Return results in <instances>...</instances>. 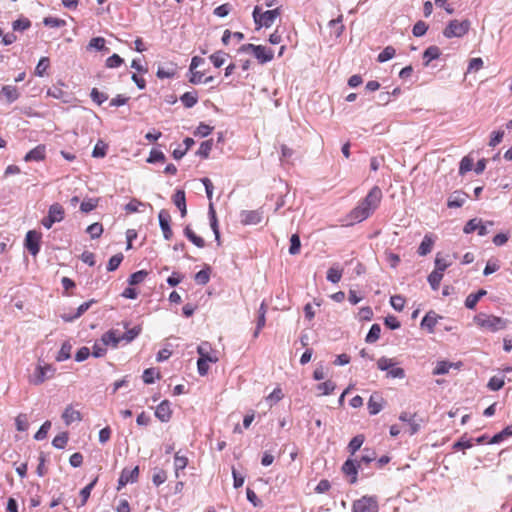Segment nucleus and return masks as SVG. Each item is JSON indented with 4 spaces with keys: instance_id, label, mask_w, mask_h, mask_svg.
Instances as JSON below:
<instances>
[{
    "instance_id": "f257e3e1",
    "label": "nucleus",
    "mask_w": 512,
    "mask_h": 512,
    "mask_svg": "<svg viewBox=\"0 0 512 512\" xmlns=\"http://www.w3.org/2000/svg\"><path fill=\"white\" fill-rule=\"evenodd\" d=\"M382 197V190L378 186H373L365 198L350 212V219L355 222L367 219L379 207Z\"/></svg>"
},
{
    "instance_id": "f03ea898",
    "label": "nucleus",
    "mask_w": 512,
    "mask_h": 512,
    "mask_svg": "<svg viewBox=\"0 0 512 512\" xmlns=\"http://www.w3.org/2000/svg\"><path fill=\"white\" fill-rule=\"evenodd\" d=\"M474 322L480 328L486 329L490 332L503 330L507 327L508 323L506 319L486 313H479L475 315Z\"/></svg>"
},
{
    "instance_id": "7ed1b4c3",
    "label": "nucleus",
    "mask_w": 512,
    "mask_h": 512,
    "mask_svg": "<svg viewBox=\"0 0 512 512\" xmlns=\"http://www.w3.org/2000/svg\"><path fill=\"white\" fill-rule=\"evenodd\" d=\"M280 15L279 8L273 10H267L265 12H261L260 8L256 6L253 10V18L256 24V28L260 29L261 27L269 28L273 25L275 19Z\"/></svg>"
},
{
    "instance_id": "20e7f679",
    "label": "nucleus",
    "mask_w": 512,
    "mask_h": 512,
    "mask_svg": "<svg viewBox=\"0 0 512 512\" xmlns=\"http://www.w3.org/2000/svg\"><path fill=\"white\" fill-rule=\"evenodd\" d=\"M470 21L465 19L463 21L451 20L443 31L446 38L463 37L470 29Z\"/></svg>"
},
{
    "instance_id": "39448f33",
    "label": "nucleus",
    "mask_w": 512,
    "mask_h": 512,
    "mask_svg": "<svg viewBox=\"0 0 512 512\" xmlns=\"http://www.w3.org/2000/svg\"><path fill=\"white\" fill-rule=\"evenodd\" d=\"M55 369L49 364H38L35 368L33 375L31 376L30 382L34 385H40L45 380L53 377Z\"/></svg>"
},
{
    "instance_id": "423d86ee",
    "label": "nucleus",
    "mask_w": 512,
    "mask_h": 512,
    "mask_svg": "<svg viewBox=\"0 0 512 512\" xmlns=\"http://www.w3.org/2000/svg\"><path fill=\"white\" fill-rule=\"evenodd\" d=\"M378 503L374 497L363 496L362 498L354 501L352 512H377Z\"/></svg>"
},
{
    "instance_id": "0eeeda50",
    "label": "nucleus",
    "mask_w": 512,
    "mask_h": 512,
    "mask_svg": "<svg viewBox=\"0 0 512 512\" xmlns=\"http://www.w3.org/2000/svg\"><path fill=\"white\" fill-rule=\"evenodd\" d=\"M488 225L489 226H492L493 225V222L491 221H488L486 223H483V221L479 218H473L471 220H469L464 228H463V232L465 234H470L474 231H477L478 235L479 236H485L488 234Z\"/></svg>"
},
{
    "instance_id": "6e6552de",
    "label": "nucleus",
    "mask_w": 512,
    "mask_h": 512,
    "mask_svg": "<svg viewBox=\"0 0 512 512\" xmlns=\"http://www.w3.org/2000/svg\"><path fill=\"white\" fill-rule=\"evenodd\" d=\"M42 234L36 230H29L25 236V248L32 256H36L40 251V242Z\"/></svg>"
},
{
    "instance_id": "1a4fd4ad",
    "label": "nucleus",
    "mask_w": 512,
    "mask_h": 512,
    "mask_svg": "<svg viewBox=\"0 0 512 512\" xmlns=\"http://www.w3.org/2000/svg\"><path fill=\"white\" fill-rule=\"evenodd\" d=\"M158 219H159V225L163 232L164 238L166 240H170L173 235L172 229L170 227V221H171L170 213L167 210L162 209V210H160V212L158 214Z\"/></svg>"
},
{
    "instance_id": "9d476101",
    "label": "nucleus",
    "mask_w": 512,
    "mask_h": 512,
    "mask_svg": "<svg viewBox=\"0 0 512 512\" xmlns=\"http://www.w3.org/2000/svg\"><path fill=\"white\" fill-rule=\"evenodd\" d=\"M197 352L199 354L198 359H204L206 361H210V363H216L218 361L216 352L212 350L208 342L201 343L197 347Z\"/></svg>"
},
{
    "instance_id": "9b49d317",
    "label": "nucleus",
    "mask_w": 512,
    "mask_h": 512,
    "mask_svg": "<svg viewBox=\"0 0 512 512\" xmlns=\"http://www.w3.org/2000/svg\"><path fill=\"white\" fill-rule=\"evenodd\" d=\"M46 157V147L40 144L30 150L24 157L25 162H39L44 160Z\"/></svg>"
},
{
    "instance_id": "f8f14e48",
    "label": "nucleus",
    "mask_w": 512,
    "mask_h": 512,
    "mask_svg": "<svg viewBox=\"0 0 512 512\" xmlns=\"http://www.w3.org/2000/svg\"><path fill=\"white\" fill-rule=\"evenodd\" d=\"M358 468H360V463L352 459L346 460L342 466L343 473L351 477L349 482L352 484L357 481Z\"/></svg>"
},
{
    "instance_id": "ddd939ff",
    "label": "nucleus",
    "mask_w": 512,
    "mask_h": 512,
    "mask_svg": "<svg viewBox=\"0 0 512 512\" xmlns=\"http://www.w3.org/2000/svg\"><path fill=\"white\" fill-rule=\"evenodd\" d=\"M62 419L64 423L69 426L70 424L74 422H80L82 420V416L80 411L76 410L73 405H68L63 414Z\"/></svg>"
},
{
    "instance_id": "4468645a",
    "label": "nucleus",
    "mask_w": 512,
    "mask_h": 512,
    "mask_svg": "<svg viewBox=\"0 0 512 512\" xmlns=\"http://www.w3.org/2000/svg\"><path fill=\"white\" fill-rule=\"evenodd\" d=\"M241 222L245 225L258 224L262 220V213L258 210H244L240 214Z\"/></svg>"
},
{
    "instance_id": "2eb2a0df",
    "label": "nucleus",
    "mask_w": 512,
    "mask_h": 512,
    "mask_svg": "<svg viewBox=\"0 0 512 512\" xmlns=\"http://www.w3.org/2000/svg\"><path fill=\"white\" fill-rule=\"evenodd\" d=\"M172 411L170 408V402L168 400L162 401L155 410V416L161 422H168L171 418Z\"/></svg>"
},
{
    "instance_id": "dca6fc26",
    "label": "nucleus",
    "mask_w": 512,
    "mask_h": 512,
    "mask_svg": "<svg viewBox=\"0 0 512 512\" xmlns=\"http://www.w3.org/2000/svg\"><path fill=\"white\" fill-rule=\"evenodd\" d=\"M0 97H4L6 102L11 104L19 99L20 92L16 86L5 85L0 91Z\"/></svg>"
},
{
    "instance_id": "f3484780",
    "label": "nucleus",
    "mask_w": 512,
    "mask_h": 512,
    "mask_svg": "<svg viewBox=\"0 0 512 512\" xmlns=\"http://www.w3.org/2000/svg\"><path fill=\"white\" fill-rule=\"evenodd\" d=\"M468 195L462 191H454L447 200V206L449 208H459L464 205Z\"/></svg>"
},
{
    "instance_id": "a211bd4d",
    "label": "nucleus",
    "mask_w": 512,
    "mask_h": 512,
    "mask_svg": "<svg viewBox=\"0 0 512 512\" xmlns=\"http://www.w3.org/2000/svg\"><path fill=\"white\" fill-rule=\"evenodd\" d=\"M121 341V335L118 334L116 330H109L105 332L101 337V342H103V345L111 346L113 348H116Z\"/></svg>"
},
{
    "instance_id": "6ab92c4d",
    "label": "nucleus",
    "mask_w": 512,
    "mask_h": 512,
    "mask_svg": "<svg viewBox=\"0 0 512 512\" xmlns=\"http://www.w3.org/2000/svg\"><path fill=\"white\" fill-rule=\"evenodd\" d=\"M259 49L260 50H256L253 55L260 64H265L273 59L274 52L272 49L267 48L263 45H259Z\"/></svg>"
},
{
    "instance_id": "aec40b11",
    "label": "nucleus",
    "mask_w": 512,
    "mask_h": 512,
    "mask_svg": "<svg viewBox=\"0 0 512 512\" xmlns=\"http://www.w3.org/2000/svg\"><path fill=\"white\" fill-rule=\"evenodd\" d=\"M172 199L175 206L180 210L181 216L185 217L187 214L185 192L177 190Z\"/></svg>"
},
{
    "instance_id": "412c9836",
    "label": "nucleus",
    "mask_w": 512,
    "mask_h": 512,
    "mask_svg": "<svg viewBox=\"0 0 512 512\" xmlns=\"http://www.w3.org/2000/svg\"><path fill=\"white\" fill-rule=\"evenodd\" d=\"M176 71V64L169 63L167 65L159 66L156 75L160 79L172 78L175 76Z\"/></svg>"
},
{
    "instance_id": "4be33fe9",
    "label": "nucleus",
    "mask_w": 512,
    "mask_h": 512,
    "mask_svg": "<svg viewBox=\"0 0 512 512\" xmlns=\"http://www.w3.org/2000/svg\"><path fill=\"white\" fill-rule=\"evenodd\" d=\"M434 245V239L430 234H426L418 247V254L420 256H426L432 251Z\"/></svg>"
},
{
    "instance_id": "5701e85b",
    "label": "nucleus",
    "mask_w": 512,
    "mask_h": 512,
    "mask_svg": "<svg viewBox=\"0 0 512 512\" xmlns=\"http://www.w3.org/2000/svg\"><path fill=\"white\" fill-rule=\"evenodd\" d=\"M382 401L383 399L381 396L377 394L371 395L368 401V410L371 415H376L382 410Z\"/></svg>"
},
{
    "instance_id": "b1692460",
    "label": "nucleus",
    "mask_w": 512,
    "mask_h": 512,
    "mask_svg": "<svg viewBox=\"0 0 512 512\" xmlns=\"http://www.w3.org/2000/svg\"><path fill=\"white\" fill-rule=\"evenodd\" d=\"M438 316L435 312H428L421 321V327L428 329L429 332H433L437 324Z\"/></svg>"
},
{
    "instance_id": "393cba45",
    "label": "nucleus",
    "mask_w": 512,
    "mask_h": 512,
    "mask_svg": "<svg viewBox=\"0 0 512 512\" xmlns=\"http://www.w3.org/2000/svg\"><path fill=\"white\" fill-rule=\"evenodd\" d=\"M461 363H452L448 361H439L433 370V375H444L447 374L450 368H458Z\"/></svg>"
},
{
    "instance_id": "a878e982",
    "label": "nucleus",
    "mask_w": 512,
    "mask_h": 512,
    "mask_svg": "<svg viewBox=\"0 0 512 512\" xmlns=\"http://www.w3.org/2000/svg\"><path fill=\"white\" fill-rule=\"evenodd\" d=\"M487 294V291L484 289L478 290L477 293H471L467 296L465 300V306L468 309H474L478 303V301Z\"/></svg>"
},
{
    "instance_id": "bb28decb",
    "label": "nucleus",
    "mask_w": 512,
    "mask_h": 512,
    "mask_svg": "<svg viewBox=\"0 0 512 512\" xmlns=\"http://www.w3.org/2000/svg\"><path fill=\"white\" fill-rule=\"evenodd\" d=\"M441 51L437 46H429L423 53L424 65L428 66L432 60L438 59Z\"/></svg>"
},
{
    "instance_id": "cd10ccee",
    "label": "nucleus",
    "mask_w": 512,
    "mask_h": 512,
    "mask_svg": "<svg viewBox=\"0 0 512 512\" xmlns=\"http://www.w3.org/2000/svg\"><path fill=\"white\" fill-rule=\"evenodd\" d=\"M343 274V269L339 267L338 264H334L327 271V280L331 283H338Z\"/></svg>"
},
{
    "instance_id": "c85d7f7f",
    "label": "nucleus",
    "mask_w": 512,
    "mask_h": 512,
    "mask_svg": "<svg viewBox=\"0 0 512 512\" xmlns=\"http://www.w3.org/2000/svg\"><path fill=\"white\" fill-rule=\"evenodd\" d=\"M209 216H210L211 229L213 230V232L215 234L216 241L220 245V233H219V228H218V222H217V218H216V212L214 210L212 203H210V205H209Z\"/></svg>"
},
{
    "instance_id": "c756f323",
    "label": "nucleus",
    "mask_w": 512,
    "mask_h": 512,
    "mask_svg": "<svg viewBox=\"0 0 512 512\" xmlns=\"http://www.w3.org/2000/svg\"><path fill=\"white\" fill-rule=\"evenodd\" d=\"M48 215L51 216L55 222H60L64 218V209L59 203H54L49 207Z\"/></svg>"
},
{
    "instance_id": "7c9ffc66",
    "label": "nucleus",
    "mask_w": 512,
    "mask_h": 512,
    "mask_svg": "<svg viewBox=\"0 0 512 512\" xmlns=\"http://www.w3.org/2000/svg\"><path fill=\"white\" fill-rule=\"evenodd\" d=\"M188 465V458L186 456H182L177 452L174 455V468H175V476L179 477V472L184 470Z\"/></svg>"
},
{
    "instance_id": "2f4dec72",
    "label": "nucleus",
    "mask_w": 512,
    "mask_h": 512,
    "mask_svg": "<svg viewBox=\"0 0 512 512\" xmlns=\"http://www.w3.org/2000/svg\"><path fill=\"white\" fill-rule=\"evenodd\" d=\"M93 302H94L93 300H90V301L82 303L78 307L77 312L74 315H71V316L70 315H64L63 319L66 322H70V321H73L76 318H79L81 315H83L91 307Z\"/></svg>"
},
{
    "instance_id": "473e14b6",
    "label": "nucleus",
    "mask_w": 512,
    "mask_h": 512,
    "mask_svg": "<svg viewBox=\"0 0 512 512\" xmlns=\"http://www.w3.org/2000/svg\"><path fill=\"white\" fill-rule=\"evenodd\" d=\"M180 100L186 108H192L197 103L198 96L195 91L186 92L180 97Z\"/></svg>"
},
{
    "instance_id": "72a5a7b5",
    "label": "nucleus",
    "mask_w": 512,
    "mask_h": 512,
    "mask_svg": "<svg viewBox=\"0 0 512 512\" xmlns=\"http://www.w3.org/2000/svg\"><path fill=\"white\" fill-rule=\"evenodd\" d=\"M512 436V426H507L501 432L495 434L489 441L490 444H497Z\"/></svg>"
},
{
    "instance_id": "f704fd0d",
    "label": "nucleus",
    "mask_w": 512,
    "mask_h": 512,
    "mask_svg": "<svg viewBox=\"0 0 512 512\" xmlns=\"http://www.w3.org/2000/svg\"><path fill=\"white\" fill-rule=\"evenodd\" d=\"M184 234L197 247L203 248L205 246L204 239L197 236L188 226L184 229Z\"/></svg>"
},
{
    "instance_id": "c9c22d12",
    "label": "nucleus",
    "mask_w": 512,
    "mask_h": 512,
    "mask_svg": "<svg viewBox=\"0 0 512 512\" xmlns=\"http://www.w3.org/2000/svg\"><path fill=\"white\" fill-rule=\"evenodd\" d=\"M121 475L125 478L128 483H134L137 481L139 476V467L136 466L133 469H123Z\"/></svg>"
},
{
    "instance_id": "e433bc0d",
    "label": "nucleus",
    "mask_w": 512,
    "mask_h": 512,
    "mask_svg": "<svg viewBox=\"0 0 512 512\" xmlns=\"http://www.w3.org/2000/svg\"><path fill=\"white\" fill-rule=\"evenodd\" d=\"M141 333V326H135L131 329H128L125 333L120 334L121 340L126 343L132 342L139 334Z\"/></svg>"
},
{
    "instance_id": "4c0bfd02",
    "label": "nucleus",
    "mask_w": 512,
    "mask_h": 512,
    "mask_svg": "<svg viewBox=\"0 0 512 512\" xmlns=\"http://www.w3.org/2000/svg\"><path fill=\"white\" fill-rule=\"evenodd\" d=\"M97 480H98V478L96 477L93 481H91L87 486H85L80 491L81 503L79 506H84L86 504L87 500L90 497L92 489L94 488L95 484L97 483Z\"/></svg>"
},
{
    "instance_id": "58836bf2",
    "label": "nucleus",
    "mask_w": 512,
    "mask_h": 512,
    "mask_svg": "<svg viewBox=\"0 0 512 512\" xmlns=\"http://www.w3.org/2000/svg\"><path fill=\"white\" fill-rule=\"evenodd\" d=\"M443 278V273L440 271H432L428 276V282L433 290H438L440 282Z\"/></svg>"
},
{
    "instance_id": "ea45409f",
    "label": "nucleus",
    "mask_w": 512,
    "mask_h": 512,
    "mask_svg": "<svg viewBox=\"0 0 512 512\" xmlns=\"http://www.w3.org/2000/svg\"><path fill=\"white\" fill-rule=\"evenodd\" d=\"M380 333H381V327L379 324H373L368 332V334L366 335V338H365V341L367 343H374L376 342L379 337H380Z\"/></svg>"
},
{
    "instance_id": "a19ab883",
    "label": "nucleus",
    "mask_w": 512,
    "mask_h": 512,
    "mask_svg": "<svg viewBox=\"0 0 512 512\" xmlns=\"http://www.w3.org/2000/svg\"><path fill=\"white\" fill-rule=\"evenodd\" d=\"M72 346L69 342H64L56 356V360L61 362L70 358Z\"/></svg>"
},
{
    "instance_id": "79ce46f5",
    "label": "nucleus",
    "mask_w": 512,
    "mask_h": 512,
    "mask_svg": "<svg viewBox=\"0 0 512 512\" xmlns=\"http://www.w3.org/2000/svg\"><path fill=\"white\" fill-rule=\"evenodd\" d=\"M364 442V436L363 435H356L351 439L348 445L349 452L354 455L362 446Z\"/></svg>"
},
{
    "instance_id": "37998d69",
    "label": "nucleus",
    "mask_w": 512,
    "mask_h": 512,
    "mask_svg": "<svg viewBox=\"0 0 512 512\" xmlns=\"http://www.w3.org/2000/svg\"><path fill=\"white\" fill-rule=\"evenodd\" d=\"M396 365L394 358L381 357L377 361V368L381 371H388Z\"/></svg>"
},
{
    "instance_id": "c03bdc74",
    "label": "nucleus",
    "mask_w": 512,
    "mask_h": 512,
    "mask_svg": "<svg viewBox=\"0 0 512 512\" xmlns=\"http://www.w3.org/2000/svg\"><path fill=\"white\" fill-rule=\"evenodd\" d=\"M210 280V267L206 266L205 269L200 270L195 275V281L199 285H205Z\"/></svg>"
},
{
    "instance_id": "a18cd8bd",
    "label": "nucleus",
    "mask_w": 512,
    "mask_h": 512,
    "mask_svg": "<svg viewBox=\"0 0 512 512\" xmlns=\"http://www.w3.org/2000/svg\"><path fill=\"white\" fill-rule=\"evenodd\" d=\"M227 56H228L227 53H225L223 51H217L214 54H212L209 57V59L211 60V62L213 63V65L215 67L219 68L225 63Z\"/></svg>"
},
{
    "instance_id": "49530a36",
    "label": "nucleus",
    "mask_w": 512,
    "mask_h": 512,
    "mask_svg": "<svg viewBox=\"0 0 512 512\" xmlns=\"http://www.w3.org/2000/svg\"><path fill=\"white\" fill-rule=\"evenodd\" d=\"M43 24L51 28H60L66 25V21L60 18L49 16L43 19Z\"/></svg>"
},
{
    "instance_id": "de8ad7c7",
    "label": "nucleus",
    "mask_w": 512,
    "mask_h": 512,
    "mask_svg": "<svg viewBox=\"0 0 512 512\" xmlns=\"http://www.w3.org/2000/svg\"><path fill=\"white\" fill-rule=\"evenodd\" d=\"M301 241L298 234H293L290 238L289 253L291 255H297L300 252Z\"/></svg>"
},
{
    "instance_id": "09e8293b",
    "label": "nucleus",
    "mask_w": 512,
    "mask_h": 512,
    "mask_svg": "<svg viewBox=\"0 0 512 512\" xmlns=\"http://www.w3.org/2000/svg\"><path fill=\"white\" fill-rule=\"evenodd\" d=\"M15 425H16V429L18 431H21V432L26 431L29 428V422H28L27 415L23 414V413L19 414L15 419Z\"/></svg>"
},
{
    "instance_id": "8fccbe9b",
    "label": "nucleus",
    "mask_w": 512,
    "mask_h": 512,
    "mask_svg": "<svg viewBox=\"0 0 512 512\" xmlns=\"http://www.w3.org/2000/svg\"><path fill=\"white\" fill-rule=\"evenodd\" d=\"M147 275H148V273L144 270H139L137 272H134L133 274L130 275V277L128 279V283L130 285L140 284L141 282H143L145 280Z\"/></svg>"
},
{
    "instance_id": "3c124183",
    "label": "nucleus",
    "mask_w": 512,
    "mask_h": 512,
    "mask_svg": "<svg viewBox=\"0 0 512 512\" xmlns=\"http://www.w3.org/2000/svg\"><path fill=\"white\" fill-rule=\"evenodd\" d=\"M86 232L91 236L92 239L99 238L103 233L102 224L98 222L93 223L87 227Z\"/></svg>"
},
{
    "instance_id": "603ef678",
    "label": "nucleus",
    "mask_w": 512,
    "mask_h": 512,
    "mask_svg": "<svg viewBox=\"0 0 512 512\" xmlns=\"http://www.w3.org/2000/svg\"><path fill=\"white\" fill-rule=\"evenodd\" d=\"M50 65V61H49V58L48 57H42L36 68H35V75L39 76V77H42L44 76L46 70L48 69Z\"/></svg>"
},
{
    "instance_id": "864d4df0",
    "label": "nucleus",
    "mask_w": 512,
    "mask_h": 512,
    "mask_svg": "<svg viewBox=\"0 0 512 512\" xmlns=\"http://www.w3.org/2000/svg\"><path fill=\"white\" fill-rule=\"evenodd\" d=\"M396 51L392 46H387L384 50L378 55L377 61L380 63L386 62L392 59L395 55Z\"/></svg>"
},
{
    "instance_id": "5fc2aeb1",
    "label": "nucleus",
    "mask_w": 512,
    "mask_h": 512,
    "mask_svg": "<svg viewBox=\"0 0 512 512\" xmlns=\"http://www.w3.org/2000/svg\"><path fill=\"white\" fill-rule=\"evenodd\" d=\"M336 388V385L331 380L325 381L317 385V390L321 392L322 395L331 394Z\"/></svg>"
},
{
    "instance_id": "6e6d98bb",
    "label": "nucleus",
    "mask_w": 512,
    "mask_h": 512,
    "mask_svg": "<svg viewBox=\"0 0 512 512\" xmlns=\"http://www.w3.org/2000/svg\"><path fill=\"white\" fill-rule=\"evenodd\" d=\"M67 442L68 434L66 432H62L53 439L52 445L57 449H63L67 445Z\"/></svg>"
},
{
    "instance_id": "4d7b16f0",
    "label": "nucleus",
    "mask_w": 512,
    "mask_h": 512,
    "mask_svg": "<svg viewBox=\"0 0 512 512\" xmlns=\"http://www.w3.org/2000/svg\"><path fill=\"white\" fill-rule=\"evenodd\" d=\"M123 254L122 253H118V254H115L113 255L110 259H109V262H108V265H107V270L108 271H115L121 264V262L123 261Z\"/></svg>"
},
{
    "instance_id": "13d9d810",
    "label": "nucleus",
    "mask_w": 512,
    "mask_h": 512,
    "mask_svg": "<svg viewBox=\"0 0 512 512\" xmlns=\"http://www.w3.org/2000/svg\"><path fill=\"white\" fill-rule=\"evenodd\" d=\"M155 377L159 378L160 374L159 372H156L154 368H148L144 370L142 378L145 384H152L154 383Z\"/></svg>"
},
{
    "instance_id": "bf43d9fd",
    "label": "nucleus",
    "mask_w": 512,
    "mask_h": 512,
    "mask_svg": "<svg viewBox=\"0 0 512 512\" xmlns=\"http://www.w3.org/2000/svg\"><path fill=\"white\" fill-rule=\"evenodd\" d=\"M212 145H213L212 140H206V141L202 142L197 151V155H199L203 158H207L211 152Z\"/></svg>"
},
{
    "instance_id": "052dcab7",
    "label": "nucleus",
    "mask_w": 512,
    "mask_h": 512,
    "mask_svg": "<svg viewBox=\"0 0 512 512\" xmlns=\"http://www.w3.org/2000/svg\"><path fill=\"white\" fill-rule=\"evenodd\" d=\"M473 168V159L466 156L462 158L459 166V174L464 175L467 172L471 171Z\"/></svg>"
},
{
    "instance_id": "680f3d73",
    "label": "nucleus",
    "mask_w": 512,
    "mask_h": 512,
    "mask_svg": "<svg viewBox=\"0 0 512 512\" xmlns=\"http://www.w3.org/2000/svg\"><path fill=\"white\" fill-rule=\"evenodd\" d=\"M31 22L28 18H20L13 22L12 27L15 31H24L30 28Z\"/></svg>"
},
{
    "instance_id": "e2e57ef3",
    "label": "nucleus",
    "mask_w": 512,
    "mask_h": 512,
    "mask_svg": "<svg viewBox=\"0 0 512 512\" xmlns=\"http://www.w3.org/2000/svg\"><path fill=\"white\" fill-rule=\"evenodd\" d=\"M90 96L91 99L98 105H101L108 99V95L103 92H100L97 88H93L91 90Z\"/></svg>"
},
{
    "instance_id": "0e129e2a",
    "label": "nucleus",
    "mask_w": 512,
    "mask_h": 512,
    "mask_svg": "<svg viewBox=\"0 0 512 512\" xmlns=\"http://www.w3.org/2000/svg\"><path fill=\"white\" fill-rule=\"evenodd\" d=\"M390 304L396 311H402L405 306V298L401 295H394L390 298Z\"/></svg>"
},
{
    "instance_id": "69168bd1",
    "label": "nucleus",
    "mask_w": 512,
    "mask_h": 512,
    "mask_svg": "<svg viewBox=\"0 0 512 512\" xmlns=\"http://www.w3.org/2000/svg\"><path fill=\"white\" fill-rule=\"evenodd\" d=\"M504 379L500 377L493 376L490 378L487 387L491 391H498L504 386Z\"/></svg>"
},
{
    "instance_id": "338daca9",
    "label": "nucleus",
    "mask_w": 512,
    "mask_h": 512,
    "mask_svg": "<svg viewBox=\"0 0 512 512\" xmlns=\"http://www.w3.org/2000/svg\"><path fill=\"white\" fill-rule=\"evenodd\" d=\"M473 446L472 439H468L465 436L461 437L457 442L453 444V449L461 450V449H469Z\"/></svg>"
},
{
    "instance_id": "774afa93",
    "label": "nucleus",
    "mask_w": 512,
    "mask_h": 512,
    "mask_svg": "<svg viewBox=\"0 0 512 512\" xmlns=\"http://www.w3.org/2000/svg\"><path fill=\"white\" fill-rule=\"evenodd\" d=\"M107 145L103 141H98L93 149L92 156L95 158L104 157L106 155Z\"/></svg>"
}]
</instances>
